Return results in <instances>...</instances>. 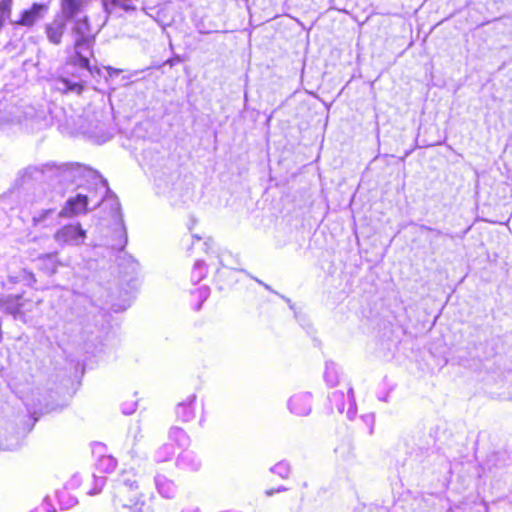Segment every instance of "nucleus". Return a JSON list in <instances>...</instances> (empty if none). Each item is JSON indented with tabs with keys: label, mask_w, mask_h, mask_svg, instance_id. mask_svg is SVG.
Here are the masks:
<instances>
[{
	"label": "nucleus",
	"mask_w": 512,
	"mask_h": 512,
	"mask_svg": "<svg viewBox=\"0 0 512 512\" xmlns=\"http://www.w3.org/2000/svg\"><path fill=\"white\" fill-rule=\"evenodd\" d=\"M73 35L74 52L66 61V64L72 67L85 69L90 73H100V69L92 66L90 58L94 57V45L96 43L97 33L93 31L91 21L88 16L75 19L71 28Z\"/></svg>",
	"instance_id": "nucleus-1"
},
{
	"label": "nucleus",
	"mask_w": 512,
	"mask_h": 512,
	"mask_svg": "<svg viewBox=\"0 0 512 512\" xmlns=\"http://www.w3.org/2000/svg\"><path fill=\"white\" fill-rule=\"evenodd\" d=\"M145 501L137 485L125 483L114 497L115 512H143Z\"/></svg>",
	"instance_id": "nucleus-2"
},
{
	"label": "nucleus",
	"mask_w": 512,
	"mask_h": 512,
	"mask_svg": "<svg viewBox=\"0 0 512 512\" xmlns=\"http://www.w3.org/2000/svg\"><path fill=\"white\" fill-rule=\"evenodd\" d=\"M61 244H74L86 237V232L79 223L67 224L61 227L54 235Z\"/></svg>",
	"instance_id": "nucleus-3"
},
{
	"label": "nucleus",
	"mask_w": 512,
	"mask_h": 512,
	"mask_svg": "<svg viewBox=\"0 0 512 512\" xmlns=\"http://www.w3.org/2000/svg\"><path fill=\"white\" fill-rule=\"evenodd\" d=\"M67 27L66 19L62 15H56L51 22L45 25V34L48 41L54 45H60Z\"/></svg>",
	"instance_id": "nucleus-4"
},
{
	"label": "nucleus",
	"mask_w": 512,
	"mask_h": 512,
	"mask_svg": "<svg viewBox=\"0 0 512 512\" xmlns=\"http://www.w3.org/2000/svg\"><path fill=\"white\" fill-rule=\"evenodd\" d=\"M49 7L45 3H33L29 9L22 11L18 20L14 24L25 27H32L48 11Z\"/></svg>",
	"instance_id": "nucleus-5"
},
{
	"label": "nucleus",
	"mask_w": 512,
	"mask_h": 512,
	"mask_svg": "<svg viewBox=\"0 0 512 512\" xmlns=\"http://www.w3.org/2000/svg\"><path fill=\"white\" fill-rule=\"evenodd\" d=\"M26 302L27 301L23 298V293L7 297L0 296V308L3 309L5 313L14 317L23 314V307Z\"/></svg>",
	"instance_id": "nucleus-6"
},
{
	"label": "nucleus",
	"mask_w": 512,
	"mask_h": 512,
	"mask_svg": "<svg viewBox=\"0 0 512 512\" xmlns=\"http://www.w3.org/2000/svg\"><path fill=\"white\" fill-rule=\"evenodd\" d=\"M88 211V197L86 195L77 194L76 196L68 199L66 202L63 214L65 216H75L85 214Z\"/></svg>",
	"instance_id": "nucleus-7"
},
{
	"label": "nucleus",
	"mask_w": 512,
	"mask_h": 512,
	"mask_svg": "<svg viewBox=\"0 0 512 512\" xmlns=\"http://www.w3.org/2000/svg\"><path fill=\"white\" fill-rule=\"evenodd\" d=\"M39 269L45 273L53 274L62 263L58 259V253H48L38 257Z\"/></svg>",
	"instance_id": "nucleus-8"
},
{
	"label": "nucleus",
	"mask_w": 512,
	"mask_h": 512,
	"mask_svg": "<svg viewBox=\"0 0 512 512\" xmlns=\"http://www.w3.org/2000/svg\"><path fill=\"white\" fill-rule=\"evenodd\" d=\"M85 2V0H61L60 7L65 19L74 18L76 14L84 9Z\"/></svg>",
	"instance_id": "nucleus-9"
},
{
	"label": "nucleus",
	"mask_w": 512,
	"mask_h": 512,
	"mask_svg": "<svg viewBox=\"0 0 512 512\" xmlns=\"http://www.w3.org/2000/svg\"><path fill=\"white\" fill-rule=\"evenodd\" d=\"M289 409L292 413L303 416L310 412L311 407L306 397L298 395L290 398Z\"/></svg>",
	"instance_id": "nucleus-10"
},
{
	"label": "nucleus",
	"mask_w": 512,
	"mask_h": 512,
	"mask_svg": "<svg viewBox=\"0 0 512 512\" xmlns=\"http://www.w3.org/2000/svg\"><path fill=\"white\" fill-rule=\"evenodd\" d=\"M176 417L180 422H189L195 417V409L192 401L188 403H179L175 409Z\"/></svg>",
	"instance_id": "nucleus-11"
},
{
	"label": "nucleus",
	"mask_w": 512,
	"mask_h": 512,
	"mask_svg": "<svg viewBox=\"0 0 512 512\" xmlns=\"http://www.w3.org/2000/svg\"><path fill=\"white\" fill-rule=\"evenodd\" d=\"M97 469L102 473H111L116 469L117 461L110 455H103L97 462Z\"/></svg>",
	"instance_id": "nucleus-12"
},
{
	"label": "nucleus",
	"mask_w": 512,
	"mask_h": 512,
	"mask_svg": "<svg viewBox=\"0 0 512 512\" xmlns=\"http://www.w3.org/2000/svg\"><path fill=\"white\" fill-rule=\"evenodd\" d=\"M59 81L65 85L63 92H75L76 94H81L85 89V82L78 81L72 82L67 78H60Z\"/></svg>",
	"instance_id": "nucleus-13"
},
{
	"label": "nucleus",
	"mask_w": 512,
	"mask_h": 512,
	"mask_svg": "<svg viewBox=\"0 0 512 512\" xmlns=\"http://www.w3.org/2000/svg\"><path fill=\"white\" fill-rule=\"evenodd\" d=\"M105 69L107 70V72H108L110 75H112V74H118V73H120V72H121V70H119V69H114V68H112L111 66H107Z\"/></svg>",
	"instance_id": "nucleus-14"
},
{
	"label": "nucleus",
	"mask_w": 512,
	"mask_h": 512,
	"mask_svg": "<svg viewBox=\"0 0 512 512\" xmlns=\"http://www.w3.org/2000/svg\"><path fill=\"white\" fill-rule=\"evenodd\" d=\"M300 487H301L302 489H306V488L308 487V482H306V481L302 482V483L300 484Z\"/></svg>",
	"instance_id": "nucleus-15"
}]
</instances>
